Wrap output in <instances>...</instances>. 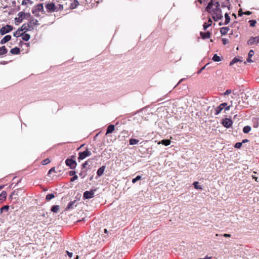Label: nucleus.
Returning a JSON list of instances; mask_svg holds the SVG:
<instances>
[{"label": "nucleus", "instance_id": "obj_1", "mask_svg": "<svg viewBox=\"0 0 259 259\" xmlns=\"http://www.w3.org/2000/svg\"><path fill=\"white\" fill-rule=\"evenodd\" d=\"M218 1L211 0L206 8V10L212 15V19L217 21L223 18L222 10Z\"/></svg>", "mask_w": 259, "mask_h": 259}, {"label": "nucleus", "instance_id": "obj_2", "mask_svg": "<svg viewBox=\"0 0 259 259\" xmlns=\"http://www.w3.org/2000/svg\"><path fill=\"white\" fill-rule=\"evenodd\" d=\"M39 23L37 19L31 18L27 23L22 25V29L24 31H31L33 30L36 26L39 25Z\"/></svg>", "mask_w": 259, "mask_h": 259}, {"label": "nucleus", "instance_id": "obj_3", "mask_svg": "<svg viewBox=\"0 0 259 259\" xmlns=\"http://www.w3.org/2000/svg\"><path fill=\"white\" fill-rule=\"evenodd\" d=\"M230 108V106H228L226 103H222L214 109V114L217 115L220 114L223 109H225V110H229Z\"/></svg>", "mask_w": 259, "mask_h": 259}, {"label": "nucleus", "instance_id": "obj_4", "mask_svg": "<svg viewBox=\"0 0 259 259\" xmlns=\"http://www.w3.org/2000/svg\"><path fill=\"white\" fill-rule=\"evenodd\" d=\"M245 100H247V101H244V108L247 107L248 106L251 104L253 100L254 96L249 92H247L245 94Z\"/></svg>", "mask_w": 259, "mask_h": 259}, {"label": "nucleus", "instance_id": "obj_5", "mask_svg": "<svg viewBox=\"0 0 259 259\" xmlns=\"http://www.w3.org/2000/svg\"><path fill=\"white\" fill-rule=\"evenodd\" d=\"M91 152L88 149H87L84 151L79 153L78 159L79 160H82L87 157L91 156Z\"/></svg>", "mask_w": 259, "mask_h": 259}, {"label": "nucleus", "instance_id": "obj_6", "mask_svg": "<svg viewBox=\"0 0 259 259\" xmlns=\"http://www.w3.org/2000/svg\"><path fill=\"white\" fill-rule=\"evenodd\" d=\"M13 30V26L9 25H6L2 27L0 29V33L2 35H4L8 32H10Z\"/></svg>", "mask_w": 259, "mask_h": 259}, {"label": "nucleus", "instance_id": "obj_7", "mask_svg": "<svg viewBox=\"0 0 259 259\" xmlns=\"http://www.w3.org/2000/svg\"><path fill=\"white\" fill-rule=\"evenodd\" d=\"M65 163L71 169H74L77 165L76 162L74 160L69 158L65 160Z\"/></svg>", "mask_w": 259, "mask_h": 259}, {"label": "nucleus", "instance_id": "obj_8", "mask_svg": "<svg viewBox=\"0 0 259 259\" xmlns=\"http://www.w3.org/2000/svg\"><path fill=\"white\" fill-rule=\"evenodd\" d=\"M242 61L241 60L237 57H235L230 62V65L232 66L234 65H236L237 67H241L242 66Z\"/></svg>", "mask_w": 259, "mask_h": 259}, {"label": "nucleus", "instance_id": "obj_9", "mask_svg": "<svg viewBox=\"0 0 259 259\" xmlns=\"http://www.w3.org/2000/svg\"><path fill=\"white\" fill-rule=\"evenodd\" d=\"M259 43V35L255 37H251L247 41V44L248 45H252L257 44Z\"/></svg>", "mask_w": 259, "mask_h": 259}, {"label": "nucleus", "instance_id": "obj_10", "mask_svg": "<svg viewBox=\"0 0 259 259\" xmlns=\"http://www.w3.org/2000/svg\"><path fill=\"white\" fill-rule=\"evenodd\" d=\"M232 121L230 118H225L223 119L222 121V124L227 128L230 127L232 125Z\"/></svg>", "mask_w": 259, "mask_h": 259}, {"label": "nucleus", "instance_id": "obj_11", "mask_svg": "<svg viewBox=\"0 0 259 259\" xmlns=\"http://www.w3.org/2000/svg\"><path fill=\"white\" fill-rule=\"evenodd\" d=\"M94 191L91 190L90 191H87L84 192L83 197L84 199H90L94 197Z\"/></svg>", "mask_w": 259, "mask_h": 259}, {"label": "nucleus", "instance_id": "obj_12", "mask_svg": "<svg viewBox=\"0 0 259 259\" xmlns=\"http://www.w3.org/2000/svg\"><path fill=\"white\" fill-rule=\"evenodd\" d=\"M44 10V6L42 4H37L35 8V10H32V13L35 15H37V12H40Z\"/></svg>", "mask_w": 259, "mask_h": 259}, {"label": "nucleus", "instance_id": "obj_13", "mask_svg": "<svg viewBox=\"0 0 259 259\" xmlns=\"http://www.w3.org/2000/svg\"><path fill=\"white\" fill-rule=\"evenodd\" d=\"M46 9L48 11L54 12L56 11V7L54 3H49L46 5Z\"/></svg>", "mask_w": 259, "mask_h": 259}, {"label": "nucleus", "instance_id": "obj_14", "mask_svg": "<svg viewBox=\"0 0 259 259\" xmlns=\"http://www.w3.org/2000/svg\"><path fill=\"white\" fill-rule=\"evenodd\" d=\"M11 39V36L10 35H7L5 36L2 39H1L0 42L1 44H5Z\"/></svg>", "mask_w": 259, "mask_h": 259}, {"label": "nucleus", "instance_id": "obj_15", "mask_svg": "<svg viewBox=\"0 0 259 259\" xmlns=\"http://www.w3.org/2000/svg\"><path fill=\"white\" fill-rule=\"evenodd\" d=\"M22 31H24V29H22V26L20 27V28L18 29L16 32H14L13 35L16 37H18L19 36H22V32H21Z\"/></svg>", "mask_w": 259, "mask_h": 259}, {"label": "nucleus", "instance_id": "obj_16", "mask_svg": "<svg viewBox=\"0 0 259 259\" xmlns=\"http://www.w3.org/2000/svg\"><path fill=\"white\" fill-rule=\"evenodd\" d=\"M200 34L201 37L203 39L209 38L210 37L211 33L209 31L204 33L203 32H200Z\"/></svg>", "mask_w": 259, "mask_h": 259}, {"label": "nucleus", "instance_id": "obj_17", "mask_svg": "<svg viewBox=\"0 0 259 259\" xmlns=\"http://www.w3.org/2000/svg\"><path fill=\"white\" fill-rule=\"evenodd\" d=\"M114 129H115V126L114 125H113V124L109 125L107 127L106 135L112 133L114 131Z\"/></svg>", "mask_w": 259, "mask_h": 259}, {"label": "nucleus", "instance_id": "obj_18", "mask_svg": "<svg viewBox=\"0 0 259 259\" xmlns=\"http://www.w3.org/2000/svg\"><path fill=\"white\" fill-rule=\"evenodd\" d=\"M7 197V192L3 191L0 194V203H2L4 200H6Z\"/></svg>", "mask_w": 259, "mask_h": 259}, {"label": "nucleus", "instance_id": "obj_19", "mask_svg": "<svg viewBox=\"0 0 259 259\" xmlns=\"http://www.w3.org/2000/svg\"><path fill=\"white\" fill-rule=\"evenodd\" d=\"M105 169V166H104V165L101 166V167H100L97 170V175L99 177L101 176L103 174Z\"/></svg>", "mask_w": 259, "mask_h": 259}, {"label": "nucleus", "instance_id": "obj_20", "mask_svg": "<svg viewBox=\"0 0 259 259\" xmlns=\"http://www.w3.org/2000/svg\"><path fill=\"white\" fill-rule=\"evenodd\" d=\"M20 49L18 47H15L13 49H12L11 50H10V53L12 54H13V55H17V54H19L20 53Z\"/></svg>", "mask_w": 259, "mask_h": 259}, {"label": "nucleus", "instance_id": "obj_21", "mask_svg": "<svg viewBox=\"0 0 259 259\" xmlns=\"http://www.w3.org/2000/svg\"><path fill=\"white\" fill-rule=\"evenodd\" d=\"M8 53V49L5 46H2L0 48V56L6 54Z\"/></svg>", "mask_w": 259, "mask_h": 259}, {"label": "nucleus", "instance_id": "obj_22", "mask_svg": "<svg viewBox=\"0 0 259 259\" xmlns=\"http://www.w3.org/2000/svg\"><path fill=\"white\" fill-rule=\"evenodd\" d=\"M229 30L228 27H223L220 29V32L222 35L226 34Z\"/></svg>", "mask_w": 259, "mask_h": 259}, {"label": "nucleus", "instance_id": "obj_23", "mask_svg": "<svg viewBox=\"0 0 259 259\" xmlns=\"http://www.w3.org/2000/svg\"><path fill=\"white\" fill-rule=\"evenodd\" d=\"M230 6V4L229 2V0H225L222 3V8H228L229 9Z\"/></svg>", "mask_w": 259, "mask_h": 259}, {"label": "nucleus", "instance_id": "obj_24", "mask_svg": "<svg viewBox=\"0 0 259 259\" xmlns=\"http://www.w3.org/2000/svg\"><path fill=\"white\" fill-rule=\"evenodd\" d=\"M171 141L170 140L168 139H164L162 140L161 142L159 143V144H162V145L164 146H168L170 144Z\"/></svg>", "mask_w": 259, "mask_h": 259}, {"label": "nucleus", "instance_id": "obj_25", "mask_svg": "<svg viewBox=\"0 0 259 259\" xmlns=\"http://www.w3.org/2000/svg\"><path fill=\"white\" fill-rule=\"evenodd\" d=\"M30 35L27 33H23L22 34V38L23 40L28 41L30 39Z\"/></svg>", "mask_w": 259, "mask_h": 259}, {"label": "nucleus", "instance_id": "obj_26", "mask_svg": "<svg viewBox=\"0 0 259 259\" xmlns=\"http://www.w3.org/2000/svg\"><path fill=\"white\" fill-rule=\"evenodd\" d=\"M75 202H76V201H75V200L70 202L68 203V206H67V207L66 208V210H70V209H71L73 208V205H74V203H75Z\"/></svg>", "mask_w": 259, "mask_h": 259}, {"label": "nucleus", "instance_id": "obj_27", "mask_svg": "<svg viewBox=\"0 0 259 259\" xmlns=\"http://www.w3.org/2000/svg\"><path fill=\"white\" fill-rule=\"evenodd\" d=\"M212 24V21L210 18H209L208 23H204L203 26L204 30L206 29L209 26Z\"/></svg>", "mask_w": 259, "mask_h": 259}, {"label": "nucleus", "instance_id": "obj_28", "mask_svg": "<svg viewBox=\"0 0 259 259\" xmlns=\"http://www.w3.org/2000/svg\"><path fill=\"white\" fill-rule=\"evenodd\" d=\"M138 142H139V140L135 139H131L129 140V143L131 145H134L137 144L138 143Z\"/></svg>", "mask_w": 259, "mask_h": 259}, {"label": "nucleus", "instance_id": "obj_29", "mask_svg": "<svg viewBox=\"0 0 259 259\" xmlns=\"http://www.w3.org/2000/svg\"><path fill=\"white\" fill-rule=\"evenodd\" d=\"M212 59L214 62H219L221 60L220 57L218 56L217 54H214Z\"/></svg>", "mask_w": 259, "mask_h": 259}, {"label": "nucleus", "instance_id": "obj_30", "mask_svg": "<svg viewBox=\"0 0 259 259\" xmlns=\"http://www.w3.org/2000/svg\"><path fill=\"white\" fill-rule=\"evenodd\" d=\"M225 22L224 24L227 25L230 22V18L228 13H226L225 14Z\"/></svg>", "mask_w": 259, "mask_h": 259}, {"label": "nucleus", "instance_id": "obj_31", "mask_svg": "<svg viewBox=\"0 0 259 259\" xmlns=\"http://www.w3.org/2000/svg\"><path fill=\"white\" fill-rule=\"evenodd\" d=\"M59 209V205H54L52 206L51 208V210L54 212H58V210Z\"/></svg>", "mask_w": 259, "mask_h": 259}, {"label": "nucleus", "instance_id": "obj_32", "mask_svg": "<svg viewBox=\"0 0 259 259\" xmlns=\"http://www.w3.org/2000/svg\"><path fill=\"white\" fill-rule=\"evenodd\" d=\"M251 131V127L249 125L244 126V133L247 134Z\"/></svg>", "mask_w": 259, "mask_h": 259}, {"label": "nucleus", "instance_id": "obj_33", "mask_svg": "<svg viewBox=\"0 0 259 259\" xmlns=\"http://www.w3.org/2000/svg\"><path fill=\"white\" fill-rule=\"evenodd\" d=\"M199 183L198 182H195L193 183V185H194L195 188L196 189H202V188L201 186L199 185Z\"/></svg>", "mask_w": 259, "mask_h": 259}, {"label": "nucleus", "instance_id": "obj_34", "mask_svg": "<svg viewBox=\"0 0 259 259\" xmlns=\"http://www.w3.org/2000/svg\"><path fill=\"white\" fill-rule=\"evenodd\" d=\"M54 197L55 195L53 194H49L46 196V199L47 201H50Z\"/></svg>", "mask_w": 259, "mask_h": 259}, {"label": "nucleus", "instance_id": "obj_35", "mask_svg": "<svg viewBox=\"0 0 259 259\" xmlns=\"http://www.w3.org/2000/svg\"><path fill=\"white\" fill-rule=\"evenodd\" d=\"M78 2L77 1L74 0V3L71 4L70 8L71 9H75L78 5Z\"/></svg>", "mask_w": 259, "mask_h": 259}, {"label": "nucleus", "instance_id": "obj_36", "mask_svg": "<svg viewBox=\"0 0 259 259\" xmlns=\"http://www.w3.org/2000/svg\"><path fill=\"white\" fill-rule=\"evenodd\" d=\"M248 23L250 27H254L256 23V21L255 20H250L248 21Z\"/></svg>", "mask_w": 259, "mask_h": 259}, {"label": "nucleus", "instance_id": "obj_37", "mask_svg": "<svg viewBox=\"0 0 259 259\" xmlns=\"http://www.w3.org/2000/svg\"><path fill=\"white\" fill-rule=\"evenodd\" d=\"M28 3L31 4V5H32L33 4V2H32L30 0H23L22 1V5H27Z\"/></svg>", "mask_w": 259, "mask_h": 259}, {"label": "nucleus", "instance_id": "obj_38", "mask_svg": "<svg viewBox=\"0 0 259 259\" xmlns=\"http://www.w3.org/2000/svg\"><path fill=\"white\" fill-rule=\"evenodd\" d=\"M51 161L49 158H46L42 161L41 163L42 165H46L49 163Z\"/></svg>", "mask_w": 259, "mask_h": 259}, {"label": "nucleus", "instance_id": "obj_39", "mask_svg": "<svg viewBox=\"0 0 259 259\" xmlns=\"http://www.w3.org/2000/svg\"><path fill=\"white\" fill-rule=\"evenodd\" d=\"M141 179V177L140 176H137L135 178L132 180V182L133 183H135L137 181Z\"/></svg>", "mask_w": 259, "mask_h": 259}, {"label": "nucleus", "instance_id": "obj_40", "mask_svg": "<svg viewBox=\"0 0 259 259\" xmlns=\"http://www.w3.org/2000/svg\"><path fill=\"white\" fill-rule=\"evenodd\" d=\"M9 209V205H5L1 208V212H2L3 210L8 211Z\"/></svg>", "mask_w": 259, "mask_h": 259}, {"label": "nucleus", "instance_id": "obj_41", "mask_svg": "<svg viewBox=\"0 0 259 259\" xmlns=\"http://www.w3.org/2000/svg\"><path fill=\"white\" fill-rule=\"evenodd\" d=\"M254 54V52L252 50H250L248 54V58H251L253 56Z\"/></svg>", "mask_w": 259, "mask_h": 259}, {"label": "nucleus", "instance_id": "obj_42", "mask_svg": "<svg viewBox=\"0 0 259 259\" xmlns=\"http://www.w3.org/2000/svg\"><path fill=\"white\" fill-rule=\"evenodd\" d=\"M242 144V142L237 143L235 145V147L236 148H240L241 147Z\"/></svg>", "mask_w": 259, "mask_h": 259}, {"label": "nucleus", "instance_id": "obj_43", "mask_svg": "<svg viewBox=\"0 0 259 259\" xmlns=\"http://www.w3.org/2000/svg\"><path fill=\"white\" fill-rule=\"evenodd\" d=\"M248 177H251L253 179H254L255 181L256 182H258L257 181V177L253 175L252 174H248Z\"/></svg>", "mask_w": 259, "mask_h": 259}, {"label": "nucleus", "instance_id": "obj_44", "mask_svg": "<svg viewBox=\"0 0 259 259\" xmlns=\"http://www.w3.org/2000/svg\"><path fill=\"white\" fill-rule=\"evenodd\" d=\"M52 172H56V170H55V167H53L51 168L49 170V172H48V175L51 174Z\"/></svg>", "mask_w": 259, "mask_h": 259}, {"label": "nucleus", "instance_id": "obj_45", "mask_svg": "<svg viewBox=\"0 0 259 259\" xmlns=\"http://www.w3.org/2000/svg\"><path fill=\"white\" fill-rule=\"evenodd\" d=\"M77 179H78L77 176V175H75L72 178H71L70 181L71 182H73V181L76 180Z\"/></svg>", "mask_w": 259, "mask_h": 259}, {"label": "nucleus", "instance_id": "obj_46", "mask_svg": "<svg viewBox=\"0 0 259 259\" xmlns=\"http://www.w3.org/2000/svg\"><path fill=\"white\" fill-rule=\"evenodd\" d=\"M75 173H76V172H75V171L71 170V171H69V176H74L76 175H75Z\"/></svg>", "mask_w": 259, "mask_h": 259}, {"label": "nucleus", "instance_id": "obj_47", "mask_svg": "<svg viewBox=\"0 0 259 259\" xmlns=\"http://www.w3.org/2000/svg\"><path fill=\"white\" fill-rule=\"evenodd\" d=\"M222 41L224 45H226L228 43V40L226 38H223Z\"/></svg>", "mask_w": 259, "mask_h": 259}, {"label": "nucleus", "instance_id": "obj_48", "mask_svg": "<svg viewBox=\"0 0 259 259\" xmlns=\"http://www.w3.org/2000/svg\"><path fill=\"white\" fill-rule=\"evenodd\" d=\"M206 65H205L204 66H203V67H202V68H201L199 71H198L197 73H198V74L200 73H201V72H202V71L205 69V67H206Z\"/></svg>", "mask_w": 259, "mask_h": 259}, {"label": "nucleus", "instance_id": "obj_49", "mask_svg": "<svg viewBox=\"0 0 259 259\" xmlns=\"http://www.w3.org/2000/svg\"><path fill=\"white\" fill-rule=\"evenodd\" d=\"M243 15L242 9L240 8L238 11V15L241 16Z\"/></svg>", "mask_w": 259, "mask_h": 259}, {"label": "nucleus", "instance_id": "obj_50", "mask_svg": "<svg viewBox=\"0 0 259 259\" xmlns=\"http://www.w3.org/2000/svg\"><path fill=\"white\" fill-rule=\"evenodd\" d=\"M251 12L249 11H247L246 12H244V15H249L251 14Z\"/></svg>", "mask_w": 259, "mask_h": 259}, {"label": "nucleus", "instance_id": "obj_51", "mask_svg": "<svg viewBox=\"0 0 259 259\" xmlns=\"http://www.w3.org/2000/svg\"><path fill=\"white\" fill-rule=\"evenodd\" d=\"M88 164V161H86L84 163L82 164V168H85Z\"/></svg>", "mask_w": 259, "mask_h": 259}, {"label": "nucleus", "instance_id": "obj_52", "mask_svg": "<svg viewBox=\"0 0 259 259\" xmlns=\"http://www.w3.org/2000/svg\"><path fill=\"white\" fill-rule=\"evenodd\" d=\"M231 90H227L226 91V92H225V95H229L231 93Z\"/></svg>", "mask_w": 259, "mask_h": 259}, {"label": "nucleus", "instance_id": "obj_53", "mask_svg": "<svg viewBox=\"0 0 259 259\" xmlns=\"http://www.w3.org/2000/svg\"><path fill=\"white\" fill-rule=\"evenodd\" d=\"M66 252H67V253L69 257H71L72 256L73 254H72V252H70L68 251H66Z\"/></svg>", "mask_w": 259, "mask_h": 259}, {"label": "nucleus", "instance_id": "obj_54", "mask_svg": "<svg viewBox=\"0 0 259 259\" xmlns=\"http://www.w3.org/2000/svg\"><path fill=\"white\" fill-rule=\"evenodd\" d=\"M223 236L225 237H231V235L229 234H224L223 235Z\"/></svg>", "mask_w": 259, "mask_h": 259}, {"label": "nucleus", "instance_id": "obj_55", "mask_svg": "<svg viewBox=\"0 0 259 259\" xmlns=\"http://www.w3.org/2000/svg\"><path fill=\"white\" fill-rule=\"evenodd\" d=\"M24 14V13L23 12H21L19 13L18 15L20 17H21Z\"/></svg>", "mask_w": 259, "mask_h": 259}, {"label": "nucleus", "instance_id": "obj_56", "mask_svg": "<svg viewBox=\"0 0 259 259\" xmlns=\"http://www.w3.org/2000/svg\"><path fill=\"white\" fill-rule=\"evenodd\" d=\"M246 61L247 62H252V60L251 59V58H247V59H246Z\"/></svg>", "mask_w": 259, "mask_h": 259}, {"label": "nucleus", "instance_id": "obj_57", "mask_svg": "<svg viewBox=\"0 0 259 259\" xmlns=\"http://www.w3.org/2000/svg\"><path fill=\"white\" fill-rule=\"evenodd\" d=\"M79 175L80 177H81L82 178H83L85 177V175H83L82 172L79 173Z\"/></svg>", "mask_w": 259, "mask_h": 259}, {"label": "nucleus", "instance_id": "obj_58", "mask_svg": "<svg viewBox=\"0 0 259 259\" xmlns=\"http://www.w3.org/2000/svg\"><path fill=\"white\" fill-rule=\"evenodd\" d=\"M248 142H249V140L248 139H244V143H247Z\"/></svg>", "mask_w": 259, "mask_h": 259}, {"label": "nucleus", "instance_id": "obj_59", "mask_svg": "<svg viewBox=\"0 0 259 259\" xmlns=\"http://www.w3.org/2000/svg\"><path fill=\"white\" fill-rule=\"evenodd\" d=\"M247 167V168L248 169V166L246 165H245L244 164V168H243V169L245 170L246 169V167Z\"/></svg>", "mask_w": 259, "mask_h": 259}, {"label": "nucleus", "instance_id": "obj_60", "mask_svg": "<svg viewBox=\"0 0 259 259\" xmlns=\"http://www.w3.org/2000/svg\"><path fill=\"white\" fill-rule=\"evenodd\" d=\"M198 2L200 3V4H202L203 3V0H198Z\"/></svg>", "mask_w": 259, "mask_h": 259}, {"label": "nucleus", "instance_id": "obj_61", "mask_svg": "<svg viewBox=\"0 0 259 259\" xmlns=\"http://www.w3.org/2000/svg\"><path fill=\"white\" fill-rule=\"evenodd\" d=\"M184 80V79H181L179 82H178V84H179L180 82H181L183 80Z\"/></svg>", "mask_w": 259, "mask_h": 259}, {"label": "nucleus", "instance_id": "obj_62", "mask_svg": "<svg viewBox=\"0 0 259 259\" xmlns=\"http://www.w3.org/2000/svg\"><path fill=\"white\" fill-rule=\"evenodd\" d=\"M4 186L3 185L0 186V190L4 188Z\"/></svg>", "mask_w": 259, "mask_h": 259}, {"label": "nucleus", "instance_id": "obj_63", "mask_svg": "<svg viewBox=\"0 0 259 259\" xmlns=\"http://www.w3.org/2000/svg\"><path fill=\"white\" fill-rule=\"evenodd\" d=\"M74 259H78V256L77 255L76 257Z\"/></svg>", "mask_w": 259, "mask_h": 259}, {"label": "nucleus", "instance_id": "obj_64", "mask_svg": "<svg viewBox=\"0 0 259 259\" xmlns=\"http://www.w3.org/2000/svg\"><path fill=\"white\" fill-rule=\"evenodd\" d=\"M74 259H78V256L77 255L76 257Z\"/></svg>", "mask_w": 259, "mask_h": 259}]
</instances>
